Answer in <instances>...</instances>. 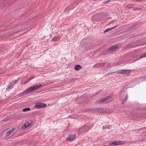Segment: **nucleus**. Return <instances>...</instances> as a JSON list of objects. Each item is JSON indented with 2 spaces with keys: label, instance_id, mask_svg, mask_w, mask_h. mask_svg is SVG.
<instances>
[{
  "label": "nucleus",
  "instance_id": "obj_25",
  "mask_svg": "<svg viewBox=\"0 0 146 146\" xmlns=\"http://www.w3.org/2000/svg\"><path fill=\"white\" fill-rule=\"evenodd\" d=\"M17 80H15V81H14V83L15 84L17 83Z\"/></svg>",
  "mask_w": 146,
  "mask_h": 146
},
{
  "label": "nucleus",
  "instance_id": "obj_14",
  "mask_svg": "<svg viewBox=\"0 0 146 146\" xmlns=\"http://www.w3.org/2000/svg\"><path fill=\"white\" fill-rule=\"evenodd\" d=\"M139 26V25L138 24L136 23L133 25L132 27L131 28L132 29H136Z\"/></svg>",
  "mask_w": 146,
  "mask_h": 146
},
{
  "label": "nucleus",
  "instance_id": "obj_13",
  "mask_svg": "<svg viewBox=\"0 0 146 146\" xmlns=\"http://www.w3.org/2000/svg\"><path fill=\"white\" fill-rule=\"evenodd\" d=\"M13 84L11 83L9 86L6 89V90L7 91H9L10 89L13 88Z\"/></svg>",
  "mask_w": 146,
  "mask_h": 146
},
{
  "label": "nucleus",
  "instance_id": "obj_12",
  "mask_svg": "<svg viewBox=\"0 0 146 146\" xmlns=\"http://www.w3.org/2000/svg\"><path fill=\"white\" fill-rule=\"evenodd\" d=\"M14 129H12L9 131H7L6 133L7 135L8 136L10 135L12 133L14 132Z\"/></svg>",
  "mask_w": 146,
  "mask_h": 146
},
{
  "label": "nucleus",
  "instance_id": "obj_3",
  "mask_svg": "<svg viewBox=\"0 0 146 146\" xmlns=\"http://www.w3.org/2000/svg\"><path fill=\"white\" fill-rule=\"evenodd\" d=\"M47 106V104L42 103L38 102L35 105V107L37 108H42L45 107Z\"/></svg>",
  "mask_w": 146,
  "mask_h": 146
},
{
  "label": "nucleus",
  "instance_id": "obj_5",
  "mask_svg": "<svg viewBox=\"0 0 146 146\" xmlns=\"http://www.w3.org/2000/svg\"><path fill=\"white\" fill-rule=\"evenodd\" d=\"M76 137L75 134L70 135L66 139V141H71L73 140Z\"/></svg>",
  "mask_w": 146,
  "mask_h": 146
},
{
  "label": "nucleus",
  "instance_id": "obj_18",
  "mask_svg": "<svg viewBox=\"0 0 146 146\" xmlns=\"http://www.w3.org/2000/svg\"><path fill=\"white\" fill-rule=\"evenodd\" d=\"M30 108H25L23 109V111H28L30 110Z\"/></svg>",
  "mask_w": 146,
  "mask_h": 146
},
{
  "label": "nucleus",
  "instance_id": "obj_15",
  "mask_svg": "<svg viewBox=\"0 0 146 146\" xmlns=\"http://www.w3.org/2000/svg\"><path fill=\"white\" fill-rule=\"evenodd\" d=\"M146 57V52H143L140 56V58H142Z\"/></svg>",
  "mask_w": 146,
  "mask_h": 146
},
{
  "label": "nucleus",
  "instance_id": "obj_11",
  "mask_svg": "<svg viewBox=\"0 0 146 146\" xmlns=\"http://www.w3.org/2000/svg\"><path fill=\"white\" fill-rule=\"evenodd\" d=\"M82 67L80 65H77L75 66V70H79L82 68Z\"/></svg>",
  "mask_w": 146,
  "mask_h": 146
},
{
  "label": "nucleus",
  "instance_id": "obj_21",
  "mask_svg": "<svg viewBox=\"0 0 146 146\" xmlns=\"http://www.w3.org/2000/svg\"><path fill=\"white\" fill-rule=\"evenodd\" d=\"M125 87H124L123 89L121 90V92L122 93L124 92V90L125 89Z\"/></svg>",
  "mask_w": 146,
  "mask_h": 146
},
{
  "label": "nucleus",
  "instance_id": "obj_19",
  "mask_svg": "<svg viewBox=\"0 0 146 146\" xmlns=\"http://www.w3.org/2000/svg\"><path fill=\"white\" fill-rule=\"evenodd\" d=\"M110 30H111V29H110V28H108V29H106V30H105L104 31V33H106Z\"/></svg>",
  "mask_w": 146,
  "mask_h": 146
},
{
  "label": "nucleus",
  "instance_id": "obj_1",
  "mask_svg": "<svg viewBox=\"0 0 146 146\" xmlns=\"http://www.w3.org/2000/svg\"><path fill=\"white\" fill-rule=\"evenodd\" d=\"M42 86V84H40L38 85L33 86L30 88L29 89L24 91L22 94L23 95L29 94L32 92L33 91L37 90L38 88Z\"/></svg>",
  "mask_w": 146,
  "mask_h": 146
},
{
  "label": "nucleus",
  "instance_id": "obj_2",
  "mask_svg": "<svg viewBox=\"0 0 146 146\" xmlns=\"http://www.w3.org/2000/svg\"><path fill=\"white\" fill-rule=\"evenodd\" d=\"M114 73H117L119 74H128L130 73V70H120L117 71L115 72H110L109 73H107L106 74V75H108L109 74L110 75L111 74H113Z\"/></svg>",
  "mask_w": 146,
  "mask_h": 146
},
{
  "label": "nucleus",
  "instance_id": "obj_28",
  "mask_svg": "<svg viewBox=\"0 0 146 146\" xmlns=\"http://www.w3.org/2000/svg\"><path fill=\"white\" fill-rule=\"evenodd\" d=\"M127 87L126 88V90L127 89Z\"/></svg>",
  "mask_w": 146,
  "mask_h": 146
},
{
  "label": "nucleus",
  "instance_id": "obj_9",
  "mask_svg": "<svg viewBox=\"0 0 146 146\" xmlns=\"http://www.w3.org/2000/svg\"><path fill=\"white\" fill-rule=\"evenodd\" d=\"M118 46L117 45H114L109 49L108 50L109 51H112L114 50L117 48Z\"/></svg>",
  "mask_w": 146,
  "mask_h": 146
},
{
  "label": "nucleus",
  "instance_id": "obj_23",
  "mask_svg": "<svg viewBox=\"0 0 146 146\" xmlns=\"http://www.w3.org/2000/svg\"><path fill=\"white\" fill-rule=\"evenodd\" d=\"M127 98H128V96H127V95H126V97H125V100H127Z\"/></svg>",
  "mask_w": 146,
  "mask_h": 146
},
{
  "label": "nucleus",
  "instance_id": "obj_7",
  "mask_svg": "<svg viewBox=\"0 0 146 146\" xmlns=\"http://www.w3.org/2000/svg\"><path fill=\"white\" fill-rule=\"evenodd\" d=\"M31 125V124L29 123L28 122H26L25 124L21 127V128L23 129H25L30 126Z\"/></svg>",
  "mask_w": 146,
  "mask_h": 146
},
{
  "label": "nucleus",
  "instance_id": "obj_27",
  "mask_svg": "<svg viewBox=\"0 0 146 146\" xmlns=\"http://www.w3.org/2000/svg\"><path fill=\"white\" fill-rule=\"evenodd\" d=\"M103 128L104 129H105V128H104V127H103Z\"/></svg>",
  "mask_w": 146,
  "mask_h": 146
},
{
  "label": "nucleus",
  "instance_id": "obj_4",
  "mask_svg": "<svg viewBox=\"0 0 146 146\" xmlns=\"http://www.w3.org/2000/svg\"><path fill=\"white\" fill-rule=\"evenodd\" d=\"M122 143L121 141H115L113 142L110 143L107 145H105L104 146H110L111 145H120Z\"/></svg>",
  "mask_w": 146,
  "mask_h": 146
},
{
  "label": "nucleus",
  "instance_id": "obj_26",
  "mask_svg": "<svg viewBox=\"0 0 146 146\" xmlns=\"http://www.w3.org/2000/svg\"><path fill=\"white\" fill-rule=\"evenodd\" d=\"M7 121V120H4V121H5H5Z\"/></svg>",
  "mask_w": 146,
  "mask_h": 146
},
{
  "label": "nucleus",
  "instance_id": "obj_16",
  "mask_svg": "<svg viewBox=\"0 0 146 146\" xmlns=\"http://www.w3.org/2000/svg\"><path fill=\"white\" fill-rule=\"evenodd\" d=\"M6 52V50L2 48L0 50V54H3Z\"/></svg>",
  "mask_w": 146,
  "mask_h": 146
},
{
  "label": "nucleus",
  "instance_id": "obj_8",
  "mask_svg": "<svg viewBox=\"0 0 146 146\" xmlns=\"http://www.w3.org/2000/svg\"><path fill=\"white\" fill-rule=\"evenodd\" d=\"M104 65V64L102 63H98L97 64H95L93 66V67L94 68H97L98 67H99L101 66H103Z\"/></svg>",
  "mask_w": 146,
  "mask_h": 146
},
{
  "label": "nucleus",
  "instance_id": "obj_20",
  "mask_svg": "<svg viewBox=\"0 0 146 146\" xmlns=\"http://www.w3.org/2000/svg\"><path fill=\"white\" fill-rule=\"evenodd\" d=\"M110 1V0H108L107 1H104V3H108Z\"/></svg>",
  "mask_w": 146,
  "mask_h": 146
},
{
  "label": "nucleus",
  "instance_id": "obj_24",
  "mask_svg": "<svg viewBox=\"0 0 146 146\" xmlns=\"http://www.w3.org/2000/svg\"><path fill=\"white\" fill-rule=\"evenodd\" d=\"M116 27V26H115L111 28H110V29H111V30H112L113 29H114Z\"/></svg>",
  "mask_w": 146,
  "mask_h": 146
},
{
  "label": "nucleus",
  "instance_id": "obj_22",
  "mask_svg": "<svg viewBox=\"0 0 146 146\" xmlns=\"http://www.w3.org/2000/svg\"><path fill=\"white\" fill-rule=\"evenodd\" d=\"M143 80H146V75L144 76L143 77Z\"/></svg>",
  "mask_w": 146,
  "mask_h": 146
},
{
  "label": "nucleus",
  "instance_id": "obj_10",
  "mask_svg": "<svg viewBox=\"0 0 146 146\" xmlns=\"http://www.w3.org/2000/svg\"><path fill=\"white\" fill-rule=\"evenodd\" d=\"M60 35H58L57 36L54 37L52 38V40L53 41H57L60 39Z\"/></svg>",
  "mask_w": 146,
  "mask_h": 146
},
{
  "label": "nucleus",
  "instance_id": "obj_6",
  "mask_svg": "<svg viewBox=\"0 0 146 146\" xmlns=\"http://www.w3.org/2000/svg\"><path fill=\"white\" fill-rule=\"evenodd\" d=\"M110 99V97H107L106 98H102V99H101L100 100H99V103H101V102H106Z\"/></svg>",
  "mask_w": 146,
  "mask_h": 146
},
{
  "label": "nucleus",
  "instance_id": "obj_17",
  "mask_svg": "<svg viewBox=\"0 0 146 146\" xmlns=\"http://www.w3.org/2000/svg\"><path fill=\"white\" fill-rule=\"evenodd\" d=\"M133 5L132 4H130L126 6V7L128 9H130L133 7Z\"/></svg>",
  "mask_w": 146,
  "mask_h": 146
}]
</instances>
